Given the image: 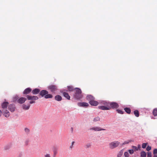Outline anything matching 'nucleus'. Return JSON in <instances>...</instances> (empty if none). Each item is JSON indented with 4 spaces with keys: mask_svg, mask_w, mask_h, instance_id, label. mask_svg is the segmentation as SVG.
Masks as SVG:
<instances>
[{
    "mask_svg": "<svg viewBox=\"0 0 157 157\" xmlns=\"http://www.w3.org/2000/svg\"><path fill=\"white\" fill-rule=\"evenodd\" d=\"M48 91L45 90H42L39 93L40 95L42 97H44L46 99L51 98H53V96L50 94H48Z\"/></svg>",
    "mask_w": 157,
    "mask_h": 157,
    "instance_id": "obj_1",
    "label": "nucleus"
},
{
    "mask_svg": "<svg viewBox=\"0 0 157 157\" xmlns=\"http://www.w3.org/2000/svg\"><path fill=\"white\" fill-rule=\"evenodd\" d=\"M75 92L74 96L75 98L77 99H80L82 98L81 90L78 88H75Z\"/></svg>",
    "mask_w": 157,
    "mask_h": 157,
    "instance_id": "obj_2",
    "label": "nucleus"
},
{
    "mask_svg": "<svg viewBox=\"0 0 157 157\" xmlns=\"http://www.w3.org/2000/svg\"><path fill=\"white\" fill-rule=\"evenodd\" d=\"M28 100H31L29 103L31 104L34 103L35 102V101L38 100L39 98L38 97L35 96H30L27 95L26 96Z\"/></svg>",
    "mask_w": 157,
    "mask_h": 157,
    "instance_id": "obj_3",
    "label": "nucleus"
},
{
    "mask_svg": "<svg viewBox=\"0 0 157 157\" xmlns=\"http://www.w3.org/2000/svg\"><path fill=\"white\" fill-rule=\"evenodd\" d=\"M120 144V142L118 141L111 142L109 144V147L111 149H113L117 147Z\"/></svg>",
    "mask_w": 157,
    "mask_h": 157,
    "instance_id": "obj_4",
    "label": "nucleus"
},
{
    "mask_svg": "<svg viewBox=\"0 0 157 157\" xmlns=\"http://www.w3.org/2000/svg\"><path fill=\"white\" fill-rule=\"evenodd\" d=\"M48 88L53 93H55L58 90L57 86L55 85H51L48 86Z\"/></svg>",
    "mask_w": 157,
    "mask_h": 157,
    "instance_id": "obj_5",
    "label": "nucleus"
},
{
    "mask_svg": "<svg viewBox=\"0 0 157 157\" xmlns=\"http://www.w3.org/2000/svg\"><path fill=\"white\" fill-rule=\"evenodd\" d=\"M119 106V105L118 104L114 102H110L109 106L110 107V109L111 108L112 109H117L118 108Z\"/></svg>",
    "mask_w": 157,
    "mask_h": 157,
    "instance_id": "obj_6",
    "label": "nucleus"
},
{
    "mask_svg": "<svg viewBox=\"0 0 157 157\" xmlns=\"http://www.w3.org/2000/svg\"><path fill=\"white\" fill-rule=\"evenodd\" d=\"M89 130H94V131H100L101 130H105L104 129H102L100 127H95L90 128Z\"/></svg>",
    "mask_w": 157,
    "mask_h": 157,
    "instance_id": "obj_7",
    "label": "nucleus"
},
{
    "mask_svg": "<svg viewBox=\"0 0 157 157\" xmlns=\"http://www.w3.org/2000/svg\"><path fill=\"white\" fill-rule=\"evenodd\" d=\"M15 108V105L14 104H10L9 105L8 109L11 112L14 111Z\"/></svg>",
    "mask_w": 157,
    "mask_h": 157,
    "instance_id": "obj_8",
    "label": "nucleus"
},
{
    "mask_svg": "<svg viewBox=\"0 0 157 157\" xmlns=\"http://www.w3.org/2000/svg\"><path fill=\"white\" fill-rule=\"evenodd\" d=\"M26 100V98L24 97H21L17 101V102L20 104L24 103Z\"/></svg>",
    "mask_w": 157,
    "mask_h": 157,
    "instance_id": "obj_9",
    "label": "nucleus"
},
{
    "mask_svg": "<svg viewBox=\"0 0 157 157\" xmlns=\"http://www.w3.org/2000/svg\"><path fill=\"white\" fill-rule=\"evenodd\" d=\"M61 93L63 94V95L64 97L66 98L68 100H70V96L68 93L63 91L61 92Z\"/></svg>",
    "mask_w": 157,
    "mask_h": 157,
    "instance_id": "obj_10",
    "label": "nucleus"
},
{
    "mask_svg": "<svg viewBox=\"0 0 157 157\" xmlns=\"http://www.w3.org/2000/svg\"><path fill=\"white\" fill-rule=\"evenodd\" d=\"M78 105L80 107H87L89 106V104L86 102H79L78 104Z\"/></svg>",
    "mask_w": 157,
    "mask_h": 157,
    "instance_id": "obj_11",
    "label": "nucleus"
},
{
    "mask_svg": "<svg viewBox=\"0 0 157 157\" xmlns=\"http://www.w3.org/2000/svg\"><path fill=\"white\" fill-rule=\"evenodd\" d=\"M98 108L102 110H109L110 109V107L109 106H98Z\"/></svg>",
    "mask_w": 157,
    "mask_h": 157,
    "instance_id": "obj_12",
    "label": "nucleus"
},
{
    "mask_svg": "<svg viewBox=\"0 0 157 157\" xmlns=\"http://www.w3.org/2000/svg\"><path fill=\"white\" fill-rule=\"evenodd\" d=\"M90 104L92 105L97 106L98 104V102L96 101H95L94 100H93L90 101H89Z\"/></svg>",
    "mask_w": 157,
    "mask_h": 157,
    "instance_id": "obj_13",
    "label": "nucleus"
},
{
    "mask_svg": "<svg viewBox=\"0 0 157 157\" xmlns=\"http://www.w3.org/2000/svg\"><path fill=\"white\" fill-rule=\"evenodd\" d=\"M8 104L9 103L7 102H3L2 104V108L3 109H7Z\"/></svg>",
    "mask_w": 157,
    "mask_h": 157,
    "instance_id": "obj_14",
    "label": "nucleus"
},
{
    "mask_svg": "<svg viewBox=\"0 0 157 157\" xmlns=\"http://www.w3.org/2000/svg\"><path fill=\"white\" fill-rule=\"evenodd\" d=\"M32 91V89L30 88L26 89L23 91L24 94H29Z\"/></svg>",
    "mask_w": 157,
    "mask_h": 157,
    "instance_id": "obj_15",
    "label": "nucleus"
},
{
    "mask_svg": "<svg viewBox=\"0 0 157 157\" xmlns=\"http://www.w3.org/2000/svg\"><path fill=\"white\" fill-rule=\"evenodd\" d=\"M40 90L39 89L35 88L32 90V93L33 94H36L40 93Z\"/></svg>",
    "mask_w": 157,
    "mask_h": 157,
    "instance_id": "obj_16",
    "label": "nucleus"
},
{
    "mask_svg": "<svg viewBox=\"0 0 157 157\" xmlns=\"http://www.w3.org/2000/svg\"><path fill=\"white\" fill-rule=\"evenodd\" d=\"M86 99L88 101H90L94 100V98L91 95H88L87 96Z\"/></svg>",
    "mask_w": 157,
    "mask_h": 157,
    "instance_id": "obj_17",
    "label": "nucleus"
},
{
    "mask_svg": "<svg viewBox=\"0 0 157 157\" xmlns=\"http://www.w3.org/2000/svg\"><path fill=\"white\" fill-rule=\"evenodd\" d=\"M55 98L56 100L58 101H60L62 100V97L59 95H57L55 96Z\"/></svg>",
    "mask_w": 157,
    "mask_h": 157,
    "instance_id": "obj_18",
    "label": "nucleus"
},
{
    "mask_svg": "<svg viewBox=\"0 0 157 157\" xmlns=\"http://www.w3.org/2000/svg\"><path fill=\"white\" fill-rule=\"evenodd\" d=\"M30 107V105H26L24 104L22 105L23 109L25 110L28 109Z\"/></svg>",
    "mask_w": 157,
    "mask_h": 157,
    "instance_id": "obj_19",
    "label": "nucleus"
},
{
    "mask_svg": "<svg viewBox=\"0 0 157 157\" xmlns=\"http://www.w3.org/2000/svg\"><path fill=\"white\" fill-rule=\"evenodd\" d=\"M125 111L128 114H130L131 112V110L129 108H125L124 109Z\"/></svg>",
    "mask_w": 157,
    "mask_h": 157,
    "instance_id": "obj_20",
    "label": "nucleus"
},
{
    "mask_svg": "<svg viewBox=\"0 0 157 157\" xmlns=\"http://www.w3.org/2000/svg\"><path fill=\"white\" fill-rule=\"evenodd\" d=\"M110 102H106L105 101H103L101 102V103L104 105V106H109Z\"/></svg>",
    "mask_w": 157,
    "mask_h": 157,
    "instance_id": "obj_21",
    "label": "nucleus"
},
{
    "mask_svg": "<svg viewBox=\"0 0 157 157\" xmlns=\"http://www.w3.org/2000/svg\"><path fill=\"white\" fill-rule=\"evenodd\" d=\"M134 113L135 115L137 117H139V112L137 110H136L134 111Z\"/></svg>",
    "mask_w": 157,
    "mask_h": 157,
    "instance_id": "obj_22",
    "label": "nucleus"
},
{
    "mask_svg": "<svg viewBox=\"0 0 157 157\" xmlns=\"http://www.w3.org/2000/svg\"><path fill=\"white\" fill-rule=\"evenodd\" d=\"M153 114L154 116H157V108L154 109L153 111Z\"/></svg>",
    "mask_w": 157,
    "mask_h": 157,
    "instance_id": "obj_23",
    "label": "nucleus"
},
{
    "mask_svg": "<svg viewBox=\"0 0 157 157\" xmlns=\"http://www.w3.org/2000/svg\"><path fill=\"white\" fill-rule=\"evenodd\" d=\"M146 153L144 151H142L141 152V157H146Z\"/></svg>",
    "mask_w": 157,
    "mask_h": 157,
    "instance_id": "obj_24",
    "label": "nucleus"
},
{
    "mask_svg": "<svg viewBox=\"0 0 157 157\" xmlns=\"http://www.w3.org/2000/svg\"><path fill=\"white\" fill-rule=\"evenodd\" d=\"M3 112L4 113V115L5 117H9L10 116V113L8 110H6L5 111Z\"/></svg>",
    "mask_w": 157,
    "mask_h": 157,
    "instance_id": "obj_25",
    "label": "nucleus"
},
{
    "mask_svg": "<svg viewBox=\"0 0 157 157\" xmlns=\"http://www.w3.org/2000/svg\"><path fill=\"white\" fill-rule=\"evenodd\" d=\"M68 90L69 91H72L74 90V89L73 86H67Z\"/></svg>",
    "mask_w": 157,
    "mask_h": 157,
    "instance_id": "obj_26",
    "label": "nucleus"
},
{
    "mask_svg": "<svg viewBox=\"0 0 157 157\" xmlns=\"http://www.w3.org/2000/svg\"><path fill=\"white\" fill-rule=\"evenodd\" d=\"M100 120V118L99 117H97L94 118L93 121L94 122H97L99 121Z\"/></svg>",
    "mask_w": 157,
    "mask_h": 157,
    "instance_id": "obj_27",
    "label": "nucleus"
},
{
    "mask_svg": "<svg viewBox=\"0 0 157 157\" xmlns=\"http://www.w3.org/2000/svg\"><path fill=\"white\" fill-rule=\"evenodd\" d=\"M116 111H117V113H120L121 114H123L124 113V112L121 110H120L119 109H117L116 110Z\"/></svg>",
    "mask_w": 157,
    "mask_h": 157,
    "instance_id": "obj_28",
    "label": "nucleus"
},
{
    "mask_svg": "<svg viewBox=\"0 0 157 157\" xmlns=\"http://www.w3.org/2000/svg\"><path fill=\"white\" fill-rule=\"evenodd\" d=\"M53 155L54 156H56V155L57 153V150L56 149H55L53 150Z\"/></svg>",
    "mask_w": 157,
    "mask_h": 157,
    "instance_id": "obj_29",
    "label": "nucleus"
},
{
    "mask_svg": "<svg viewBox=\"0 0 157 157\" xmlns=\"http://www.w3.org/2000/svg\"><path fill=\"white\" fill-rule=\"evenodd\" d=\"M133 150L134 151H137L139 149V148H138L137 147L135 146H133L132 147Z\"/></svg>",
    "mask_w": 157,
    "mask_h": 157,
    "instance_id": "obj_30",
    "label": "nucleus"
},
{
    "mask_svg": "<svg viewBox=\"0 0 157 157\" xmlns=\"http://www.w3.org/2000/svg\"><path fill=\"white\" fill-rule=\"evenodd\" d=\"M147 157H152V153L151 152H147Z\"/></svg>",
    "mask_w": 157,
    "mask_h": 157,
    "instance_id": "obj_31",
    "label": "nucleus"
},
{
    "mask_svg": "<svg viewBox=\"0 0 157 157\" xmlns=\"http://www.w3.org/2000/svg\"><path fill=\"white\" fill-rule=\"evenodd\" d=\"M153 154L154 155L157 154V149H155L153 150Z\"/></svg>",
    "mask_w": 157,
    "mask_h": 157,
    "instance_id": "obj_32",
    "label": "nucleus"
},
{
    "mask_svg": "<svg viewBox=\"0 0 157 157\" xmlns=\"http://www.w3.org/2000/svg\"><path fill=\"white\" fill-rule=\"evenodd\" d=\"M147 145V143H143L142 145V147L145 148Z\"/></svg>",
    "mask_w": 157,
    "mask_h": 157,
    "instance_id": "obj_33",
    "label": "nucleus"
},
{
    "mask_svg": "<svg viewBox=\"0 0 157 157\" xmlns=\"http://www.w3.org/2000/svg\"><path fill=\"white\" fill-rule=\"evenodd\" d=\"M151 147L149 145L147 146V147L146 148V150L147 151H149L151 150Z\"/></svg>",
    "mask_w": 157,
    "mask_h": 157,
    "instance_id": "obj_34",
    "label": "nucleus"
},
{
    "mask_svg": "<svg viewBox=\"0 0 157 157\" xmlns=\"http://www.w3.org/2000/svg\"><path fill=\"white\" fill-rule=\"evenodd\" d=\"M124 155L125 157H128L129 156V154L127 152H125L124 153Z\"/></svg>",
    "mask_w": 157,
    "mask_h": 157,
    "instance_id": "obj_35",
    "label": "nucleus"
},
{
    "mask_svg": "<svg viewBox=\"0 0 157 157\" xmlns=\"http://www.w3.org/2000/svg\"><path fill=\"white\" fill-rule=\"evenodd\" d=\"M131 141L130 140H128L126 141H125L124 142V143H123V144H126L129 143Z\"/></svg>",
    "mask_w": 157,
    "mask_h": 157,
    "instance_id": "obj_36",
    "label": "nucleus"
},
{
    "mask_svg": "<svg viewBox=\"0 0 157 157\" xmlns=\"http://www.w3.org/2000/svg\"><path fill=\"white\" fill-rule=\"evenodd\" d=\"M25 132H26V133H29V132L30 131L29 129L27 128H25Z\"/></svg>",
    "mask_w": 157,
    "mask_h": 157,
    "instance_id": "obj_37",
    "label": "nucleus"
},
{
    "mask_svg": "<svg viewBox=\"0 0 157 157\" xmlns=\"http://www.w3.org/2000/svg\"><path fill=\"white\" fill-rule=\"evenodd\" d=\"M29 141L28 140H25V144L26 145H28V144L29 143Z\"/></svg>",
    "mask_w": 157,
    "mask_h": 157,
    "instance_id": "obj_38",
    "label": "nucleus"
},
{
    "mask_svg": "<svg viewBox=\"0 0 157 157\" xmlns=\"http://www.w3.org/2000/svg\"><path fill=\"white\" fill-rule=\"evenodd\" d=\"M129 153L130 154H132L133 153L134 151L133 149L130 150L128 151Z\"/></svg>",
    "mask_w": 157,
    "mask_h": 157,
    "instance_id": "obj_39",
    "label": "nucleus"
},
{
    "mask_svg": "<svg viewBox=\"0 0 157 157\" xmlns=\"http://www.w3.org/2000/svg\"><path fill=\"white\" fill-rule=\"evenodd\" d=\"M44 157H51L50 155L49 154H47L44 156Z\"/></svg>",
    "mask_w": 157,
    "mask_h": 157,
    "instance_id": "obj_40",
    "label": "nucleus"
},
{
    "mask_svg": "<svg viewBox=\"0 0 157 157\" xmlns=\"http://www.w3.org/2000/svg\"><path fill=\"white\" fill-rule=\"evenodd\" d=\"M74 143V142L73 141L71 145L70 146V148H71L73 146Z\"/></svg>",
    "mask_w": 157,
    "mask_h": 157,
    "instance_id": "obj_41",
    "label": "nucleus"
},
{
    "mask_svg": "<svg viewBox=\"0 0 157 157\" xmlns=\"http://www.w3.org/2000/svg\"><path fill=\"white\" fill-rule=\"evenodd\" d=\"M18 98V96H16L15 97H14V99H14V101H15V100H17V99Z\"/></svg>",
    "mask_w": 157,
    "mask_h": 157,
    "instance_id": "obj_42",
    "label": "nucleus"
},
{
    "mask_svg": "<svg viewBox=\"0 0 157 157\" xmlns=\"http://www.w3.org/2000/svg\"><path fill=\"white\" fill-rule=\"evenodd\" d=\"M138 148H139V149H140V145H138V147H137Z\"/></svg>",
    "mask_w": 157,
    "mask_h": 157,
    "instance_id": "obj_43",
    "label": "nucleus"
},
{
    "mask_svg": "<svg viewBox=\"0 0 157 157\" xmlns=\"http://www.w3.org/2000/svg\"><path fill=\"white\" fill-rule=\"evenodd\" d=\"M153 157H157V154L154 155Z\"/></svg>",
    "mask_w": 157,
    "mask_h": 157,
    "instance_id": "obj_44",
    "label": "nucleus"
},
{
    "mask_svg": "<svg viewBox=\"0 0 157 157\" xmlns=\"http://www.w3.org/2000/svg\"><path fill=\"white\" fill-rule=\"evenodd\" d=\"M71 131L72 132H73V128H71Z\"/></svg>",
    "mask_w": 157,
    "mask_h": 157,
    "instance_id": "obj_45",
    "label": "nucleus"
},
{
    "mask_svg": "<svg viewBox=\"0 0 157 157\" xmlns=\"http://www.w3.org/2000/svg\"><path fill=\"white\" fill-rule=\"evenodd\" d=\"M1 113H2V111H1V110H0V116H1Z\"/></svg>",
    "mask_w": 157,
    "mask_h": 157,
    "instance_id": "obj_46",
    "label": "nucleus"
}]
</instances>
